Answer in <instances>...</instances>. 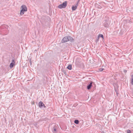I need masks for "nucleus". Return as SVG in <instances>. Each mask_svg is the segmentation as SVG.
I'll use <instances>...</instances> for the list:
<instances>
[{
    "label": "nucleus",
    "mask_w": 133,
    "mask_h": 133,
    "mask_svg": "<svg viewBox=\"0 0 133 133\" xmlns=\"http://www.w3.org/2000/svg\"><path fill=\"white\" fill-rule=\"evenodd\" d=\"M95 6L97 8H98L100 9L102 8L101 6L97 4H96L95 5Z\"/></svg>",
    "instance_id": "9b49d317"
},
{
    "label": "nucleus",
    "mask_w": 133,
    "mask_h": 133,
    "mask_svg": "<svg viewBox=\"0 0 133 133\" xmlns=\"http://www.w3.org/2000/svg\"><path fill=\"white\" fill-rule=\"evenodd\" d=\"M21 9L20 14L21 15H23L25 11H27V9L26 6L24 5H22L21 7Z\"/></svg>",
    "instance_id": "f03ea898"
},
{
    "label": "nucleus",
    "mask_w": 133,
    "mask_h": 133,
    "mask_svg": "<svg viewBox=\"0 0 133 133\" xmlns=\"http://www.w3.org/2000/svg\"><path fill=\"white\" fill-rule=\"evenodd\" d=\"M74 41L73 39L70 36H68L65 37L62 40L61 42L62 43L66 42L69 41L72 42Z\"/></svg>",
    "instance_id": "f257e3e1"
},
{
    "label": "nucleus",
    "mask_w": 133,
    "mask_h": 133,
    "mask_svg": "<svg viewBox=\"0 0 133 133\" xmlns=\"http://www.w3.org/2000/svg\"><path fill=\"white\" fill-rule=\"evenodd\" d=\"M127 133H131V131L130 130L128 129L127 130Z\"/></svg>",
    "instance_id": "a211bd4d"
},
{
    "label": "nucleus",
    "mask_w": 133,
    "mask_h": 133,
    "mask_svg": "<svg viewBox=\"0 0 133 133\" xmlns=\"http://www.w3.org/2000/svg\"><path fill=\"white\" fill-rule=\"evenodd\" d=\"M78 5L77 4H76V5L75 6H73L72 7V10L73 11L75 10L77 8V6H78Z\"/></svg>",
    "instance_id": "39448f33"
},
{
    "label": "nucleus",
    "mask_w": 133,
    "mask_h": 133,
    "mask_svg": "<svg viewBox=\"0 0 133 133\" xmlns=\"http://www.w3.org/2000/svg\"><path fill=\"white\" fill-rule=\"evenodd\" d=\"M103 25L106 28H108L109 26V22L108 21H105L103 23Z\"/></svg>",
    "instance_id": "20e7f679"
},
{
    "label": "nucleus",
    "mask_w": 133,
    "mask_h": 133,
    "mask_svg": "<svg viewBox=\"0 0 133 133\" xmlns=\"http://www.w3.org/2000/svg\"><path fill=\"white\" fill-rule=\"evenodd\" d=\"M66 1H65L62 4L59 5L58 6V8L59 9L64 8L66 7Z\"/></svg>",
    "instance_id": "7ed1b4c3"
},
{
    "label": "nucleus",
    "mask_w": 133,
    "mask_h": 133,
    "mask_svg": "<svg viewBox=\"0 0 133 133\" xmlns=\"http://www.w3.org/2000/svg\"><path fill=\"white\" fill-rule=\"evenodd\" d=\"M131 84H132L133 85V75L131 76Z\"/></svg>",
    "instance_id": "2eb2a0df"
},
{
    "label": "nucleus",
    "mask_w": 133,
    "mask_h": 133,
    "mask_svg": "<svg viewBox=\"0 0 133 133\" xmlns=\"http://www.w3.org/2000/svg\"><path fill=\"white\" fill-rule=\"evenodd\" d=\"M123 71L124 72L126 73L127 72V71L126 70H124Z\"/></svg>",
    "instance_id": "6ab92c4d"
},
{
    "label": "nucleus",
    "mask_w": 133,
    "mask_h": 133,
    "mask_svg": "<svg viewBox=\"0 0 133 133\" xmlns=\"http://www.w3.org/2000/svg\"><path fill=\"white\" fill-rule=\"evenodd\" d=\"M67 69L69 70H71L72 69V65H68L67 67Z\"/></svg>",
    "instance_id": "f8f14e48"
},
{
    "label": "nucleus",
    "mask_w": 133,
    "mask_h": 133,
    "mask_svg": "<svg viewBox=\"0 0 133 133\" xmlns=\"http://www.w3.org/2000/svg\"><path fill=\"white\" fill-rule=\"evenodd\" d=\"M57 127L56 126H54L52 129V131L53 133H56L57 132Z\"/></svg>",
    "instance_id": "6e6552de"
},
{
    "label": "nucleus",
    "mask_w": 133,
    "mask_h": 133,
    "mask_svg": "<svg viewBox=\"0 0 133 133\" xmlns=\"http://www.w3.org/2000/svg\"><path fill=\"white\" fill-rule=\"evenodd\" d=\"M38 105L39 107L41 108H42L43 106H44V107H45V106L44 105V104L41 101H40Z\"/></svg>",
    "instance_id": "0eeeda50"
},
{
    "label": "nucleus",
    "mask_w": 133,
    "mask_h": 133,
    "mask_svg": "<svg viewBox=\"0 0 133 133\" xmlns=\"http://www.w3.org/2000/svg\"><path fill=\"white\" fill-rule=\"evenodd\" d=\"M103 70H104V69L102 68H99V71H103Z\"/></svg>",
    "instance_id": "f3484780"
},
{
    "label": "nucleus",
    "mask_w": 133,
    "mask_h": 133,
    "mask_svg": "<svg viewBox=\"0 0 133 133\" xmlns=\"http://www.w3.org/2000/svg\"><path fill=\"white\" fill-rule=\"evenodd\" d=\"M46 77L43 78L42 80L44 84H45L46 83V80H45Z\"/></svg>",
    "instance_id": "9d476101"
},
{
    "label": "nucleus",
    "mask_w": 133,
    "mask_h": 133,
    "mask_svg": "<svg viewBox=\"0 0 133 133\" xmlns=\"http://www.w3.org/2000/svg\"><path fill=\"white\" fill-rule=\"evenodd\" d=\"M98 37H101L102 38H103V35L102 34H99L98 36Z\"/></svg>",
    "instance_id": "dca6fc26"
},
{
    "label": "nucleus",
    "mask_w": 133,
    "mask_h": 133,
    "mask_svg": "<svg viewBox=\"0 0 133 133\" xmlns=\"http://www.w3.org/2000/svg\"><path fill=\"white\" fill-rule=\"evenodd\" d=\"M62 72H63L64 74L65 75L67 74V72L66 70H62Z\"/></svg>",
    "instance_id": "4468645a"
},
{
    "label": "nucleus",
    "mask_w": 133,
    "mask_h": 133,
    "mask_svg": "<svg viewBox=\"0 0 133 133\" xmlns=\"http://www.w3.org/2000/svg\"><path fill=\"white\" fill-rule=\"evenodd\" d=\"M15 63V62L14 60L13 59L12 60V62L10 63V68H12L13 67Z\"/></svg>",
    "instance_id": "423d86ee"
},
{
    "label": "nucleus",
    "mask_w": 133,
    "mask_h": 133,
    "mask_svg": "<svg viewBox=\"0 0 133 133\" xmlns=\"http://www.w3.org/2000/svg\"><path fill=\"white\" fill-rule=\"evenodd\" d=\"M80 0H78V1L77 2V4L78 5V4L79 3V2Z\"/></svg>",
    "instance_id": "aec40b11"
},
{
    "label": "nucleus",
    "mask_w": 133,
    "mask_h": 133,
    "mask_svg": "<svg viewBox=\"0 0 133 133\" xmlns=\"http://www.w3.org/2000/svg\"><path fill=\"white\" fill-rule=\"evenodd\" d=\"M92 86V82H91L87 86V89H90L91 87Z\"/></svg>",
    "instance_id": "1a4fd4ad"
},
{
    "label": "nucleus",
    "mask_w": 133,
    "mask_h": 133,
    "mask_svg": "<svg viewBox=\"0 0 133 133\" xmlns=\"http://www.w3.org/2000/svg\"><path fill=\"white\" fill-rule=\"evenodd\" d=\"M74 123L76 124H78L79 123V121L77 119H76L74 121Z\"/></svg>",
    "instance_id": "ddd939ff"
}]
</instances>
